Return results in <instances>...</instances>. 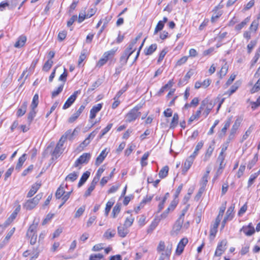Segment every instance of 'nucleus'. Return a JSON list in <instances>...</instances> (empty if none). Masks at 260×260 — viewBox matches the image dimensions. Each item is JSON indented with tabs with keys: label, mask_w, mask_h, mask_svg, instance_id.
Segmentation results:
<instances>
[{
	"label": "nucleus",
	"mask_w": 260,
	"mask_h": 260,
	"mask_svg": "<svg viewBox=\"0 0 260 260\" xmlns=\"http://www.w3.org/2000/svg\"><path fill=\"white\" fill-rule=\"evenodd\" d=\"M245 170V165H241L239 168L238 172L237 173V176L238 178H240L243 174Z\"/></svg>",
	"instance_id": "64"
},
{
	"label": "nucleus",
	"mask_w": 260,
	"mask_h": 260,
	"mask_svg": "<svg viewBox=\"0 0 260 260\" xmlns=\"http://www.w3.org/2000/svg\"><path fill=\"white\" fill-rule=\"evenodd\" d=\"M164 25L165 24L161 22V21H159L155 28L154 35L157 34L159 31L163 29Z\"/></svg>",
	"instance_id": "52"
},
{
	"label": "nucleus",
	"mask_w": 260,
	"mask_h": 260,
	"mask_svg": "<svg viewBox=\"0 0 260 260\" xmlns=\"http://www.w3.org/2000/svg\"><path fill=\"white\" fill-rule=\"evenodd\" d=\"M27 107V102L24 101L22 103L20 107L18 109L16 113L17 117H21L25 114Z\"/></svg>",
	"instance_id": "14"
},
{
	"label": "nucleus",
	"mask_w": 260,
	"mask_h": 260,
	"mask_svg": "<svg viewBox=\"0 0 260 260\" xmlns=\"http://www.w3.org/2000/svg\"><path fill=\"white\" fill-rule=\"evenodd\" d=\"M258 21L257 20H254L251 24L250 27H249V29L251 31L255 32L258 28Z\"/></svg>",
	"instance_id": "54"
},
{
	"label": "nucleus",
	"mask_w": 260,
	"mask_h": 260,
	"mask_svg": "<svg viewBox=\"0 0 260 260\" xmlns=\"http://www.w3.org/2000/svg\"><path fill=\"white\" fill-rule=\"evenodd\" d=\"M65 190L63 187L60 185L57 189L55 193V197L56 199H60L63 195L65 193Z\"/></svg>",
	"instance_id": "39"
},
{
	"label": "nucleus",
	"mask_w": 260,
	"mask_h": 260,
	"mask_svg": "<svg viewBox=\"0 0 260 260\" xmlns=\"http://www.w3.org/2000/svg\"><path fill=\"white\" fill-rule=\"evenodd\" d=\"M91 157V154L89 153H84L81 155L75 162L74 167L75 168H81L80 165L87 164Z\"/></svg>",
	"instance_id": "4"
},
{
	"label": "nucleus",
	"mask_w": 260,
	"mask_h": 260,
	"mask_svg": "<svg viewBox=\"0 0 260 260\" xmlns=\"http://www.w3.org/2000/svg\"><path fill=\"white\" fill-rule=\"evenodd\" d=\"M104 171L105 168H104V167L100 168L97 171L96 176L94 177L93 179H97L96 182H98L102 173L104 172Z\"/></svg>",
	"instance_id": "51"
},
{
	"label": "nucleus",
	"mask_w": 260,
	"mask_h": 260,
	"mask_svg": "<svg viewBox=\"0 0 260 260\" xmlns=\"http://www.w3.org/2000/svg\"><path fill=\"white\" fill-rule=\"evenodd\" d=\"M228 242L224 239L218 242L216 250L214 253L215 256H220L226 249Z\"/></svg>",
	"instance_id": "6"
},
{
	"label": "nucleus",
	"mask_w": 260,
	"mask_h": 260,
	"mask_svg": "<svg viewBox=\"0 0 260 260\" xmlns=\"http://www.w3.org/2000/svg\"><path fill=\"white\" fill-rule=\"evenodd\" d=\"M143 104H138L132 109L125 116L126 122L131 123L134 121L141 115L139 110L142 108Z\"/></svg>",
	"instance_id": "1"
},
{
	"label": "nucleus",
	"mask_w": 260,
	"mask_h": 260,
	"mask_svg": "<svg viewBox=\"0 0 260 260\" xmlns=\"http://www.w3.org/2000/svg\"><path fill=\"white\" fill-rule=\"evenodd\" d=\"M80 90L75 91L74 92V93L67 99V100L66 101V102H65L62 107V109H67L69 108L75 102L77 97L78 94H80Z\"/></svg>",
	"instance_id": "7"
},
{
	"label": "nucleus",
	"mask_w": 260,
	"mask_h": 260,
	"mask_svg": "<svg viewBox=\"0 0 260 260\" xmlns=\"http://www.w3.org/2000/svg\"><path fill=\"white\" fill-rule=\"evenodd\" d=\"M169 169L168 166H164L159 172V177L162 179L166 177L168 174Z\"/></svg>",
	"instance_id": "30"
},
{
	"label": "nucleus",
	"mask_w": 260,
	"mask_h": 260,
	"mask_svg": "<svg viewBox=\"0 0 260 260\" xmlns=\"http://www.w3.org/2000/svg\"><path fill=\"white\" fill-rule=\"evenodd\" d=\"M117 50V48H113L110 50L105 52L103 56L105 58L108 60V59L111 57H112L115 54Z\"/></svg>",
	"instance_id": "28"
},
{
	"label": "nucleus",
	"mask_w": 260,
	"mask_h": 260,
	"mask_svg": "<svg viewBox=\"0 0 260 260\" xmlns=\"http://www.w3.org/2000/svg\"><path fill=\"white\" fill-rule=\"evenodd\" d=\"M156 48L157 45L156 44H152L145 50V53L146 55H150L156 50Z\"/></svg>",
	"instance_id": "34"
},
{
	"label": "nucleus",
	"mask_w": 260,
	"mask_h": 260,
	"mask_svg": "<svg viewBox=\"0 0 260 260\" xmlns=\"http://www.w3.org/2000/svg\"><path fill=\"white\" fill-rule=\"evenodd\" d=\"M179 116L177 113H175L173 115L172 121L170 123V128H174L176 127L178 123Z\"/></svg>",
	"instance_id": "38"
},
{
	"label": "nucleus",
	"mask_w": 260,
	"mask_h": 260,
	"mask_svg": "<svg viewBox=\"0 0 260 260\" xmlns=\"http://www.w3.org/2000/svg\"><path fill=\"white\" fill-rule=\"evenodd\" d=\"M225 158V155L224 153H220L217 158V161L219 162V168L223 169L224 165H223L224 160Z\"/></svg>",
	"instance_id": "45"
},
{
	"label": "nucleus",
	"mask_w": 260,
	"mask_h": 260,
	"mask_svg": "<svg viewBox=\"0 0 260 260\" xmlns=\"http://www.w3.org/2000/svg\"><path fill=\"white\" fill-rule=\"evenodd\" d=\"M141 36H137L135 39H134L129 44L127 48L125 49V51L127 53H130L131 55L135 51L136 48L135 47V44L137 42L138 40L140 39Z\"/></svg>",
	"instance_id": "12"
},
{
	"label": "nucleus",
	"mask_w": 260,
	"mask_h": 260,
	"mask_svg": "<svg viewBox=\"0 0 260 260\" xmlns=\"http://www.w3.org/2000/svg\"><path fill=\"white\" fill-rule=\"evenodd\" d=\"M53 61L51 59L48 60L43 66V70L48 71L52 67Z\"/></svg>",
	"instance_id": "57"
},
{
	"label": "nucleus",
	"mask_w": 260,
	"mask_h": 260,
	"mask_svg": "<svg viewBox=\"0 0 260 260\" xmlns=\"http://www.w3.org/2000/svg\"><path fill=\"white\" fill-rule=\"evenodd\" d=\"M258 155L257 154H255L253 158L248 162L247 165V168L250 170L256 163L258 160Z\"/></svg>",
	"instance_id": "41"
},
{
	"label": "nucleus",
	"mask_w": 260,
	"mask_h": 260,
	"mask_svg": "<svg viewBox=\"0 0 260 260\" xmlns=\"http://www.w3.org/2000/svg\"><path fill=\"white\" fill-rule=\"evenodd\" d=\"M168 247H170L171 249L172 248V244L169 245L167 246H166L165 243L164 241H160L157 247L156 250L158 253L161 252H166V250Z\"/></svg>",
	"instance_id": "18"
},
{
	"label": "nucleus",
	"mask_w": 260,
	"mask_h": 260,
	"mask_svg": "<svg viewBox=\"0 0 260 260\" xmlns=\"http://www.w3.org/2000/svg\"><path fill=\"white\" fill-rule=\"evenodd\" d=\"M258 78V80H257L256 83L254 84V85L251 90V93H254L257 91L258 90H260V77Z\"/></svg>",
	"instance_id": "56"
},
{
	"label": "nucleus",
	"mask_w": 260,
	"mask_h": 260,
	"mask_svg": "<svg viewBox=\"0 0 260 260\" xmlns=\"http://www.w3.org/2000/svg\"><path fill=\"white\" fill-rule=\"evenodd\" d=\"M231 121H232V118H229L226 121V122H225V124H224V126L223 127V128L221 129V132L224 134H225V133H226V131L227 130V129L229 127V126H230V124H231Z\"/></svg>",
	"instance_id": "60"
},
{
	"label": "nucleus",
	"mask_w": 260,
	"mask_h": 260,
	"mask_svg": "<svg viewBox=\"0 0 260 260\" xmlns=\"http://www.w3.org/2000/svg\"><path fill=\"white\" fill-rule=\"evenodd\" d=\"M116 234L115 230L108 229L103 235V237L107 239L113 238Z\"/></svg>",
	"instance_id": "33"
},
{
	"label": "nucleus",
	"mask_w": 260,
	"mask_h": 260,
	"mask_svg": "<svg viewBox=\"0 0 260 260\" xmlns=\"http://www.w3.org/2000/svg\"><path fill=\"white\" fill-rule=\"evenodd\" d=\"M102 104H98L97 105L93 106L90 111L89 118L90 119H94L96 114L102 109Z\"/></svg>",
	"instance_id": "10"
},
{
	"label": "nucleus",
	"mask_w": 260,
	"mask_h": 260,
	"mask_svg": "<svg viewBox=\"0 0 260 260\" xmlns=\"http://www.w3.org/2000/svg\"><path fill=\"white\" fill-rule=\"evenodd\" d=\"M210 172V171H207L206 173L204 174L203 177L202 178L201 180V187H204L205 188V187L206 186L207 183L208 182V177L209 175V173Z\"/></svg>",
	"instance_id": "44"
},
{
	"label": "nucleus",
	"mask_w": 260,
	"mask_h": 260,
	"mask_svg": "<svg viewBox=\"0 0 260 260\" xmlns=\"http://www.w3.org/2000/svg\"><path fill=\"white\" fill-rule=\"evenodd\" d=\"M39 104V95L35 94L33 97L30 108H36Z\"/></svg>",
	"instance_id": "43"
},
{
	"label": "nucleus",
	"mask_w": 260,
	"mask_h": 260,
	"mask_svg": "<svg viewBox=\"0 0 260 260\" xmlns=\"http://www.w3.org/2000/svg\"><path fill=\"white\" fill-rule=\"evenodd\" d=\"M257 43L256 41L255 40H252L250 41V42L247 45V50H248V53H250L252 49L254 48V47L256 45Z\"/></svg>",
	"instance_id": "59"
},
{
	"label": "nucleus",
	"mask_w": 260,
	"mask_h": 260,
	"mask_svg": "<svg viewBox=\"0 0 260 260\" xmlns=\"http://www.w3.org/2000/svg\"><path fill=\"white\" fill-rule=\"evenodd\" d=\"M43 194L39 193L33 199L27 200L23 204V207L27 210L34 209L42 199Z\"/></svg>",
	"instance_id": "2"
},
{
	"label": "nucleus",
	"mask_w": 260,
	"mask_h": 260,
	"mask_svg": "<svg viewBox=\"0 0 260 260\" xmlns=\"http://www.w3.org/2000/svg\"><path fill=\"white\" fill-rule=\"evenodd\" d=\"M84 109L85 106L81 105L78 110L70 117L69 121L70 122H73L75 121L82 113Z\"/></svg>",
	"instance_id": "15"
},
{
	"label": "nucleus",
	"mask_w": 260,
	"mask_h": 260,
	"mask_svg": "<svg viewBox=\"0 0 260 260\" xmlns=\"http://www.w3.org/2000/svg\"><path fill=\"white\" fill-rule=\"evenodd\" d=\"M160 256L158 260H164L166 257H169L171 254V248L168 247L166 250V252L159 253Z\"/></svg>",
	"instance_id": "37"
},
{
	"label": "nucleus",
	"mask_w": 260,
	"mask_h": 260,
	"mask_svg": "<svg viewBox=\"0 0 260 260\" xmlns=\"http://www.w3.org/2000/svg\"><path fill=\"white\" fill-rule=\"evenodd\" d=\"M187 243L188 239L187 238H183L181 240L177 245L176 250L177 254L180 255L183 252L184 247Z\"/></svg>",
	"instance_id": "13"
},
{
	"label": "nucleus",
	"mask_w": 260,
	"mask_h": 260,
	"mask_svg": "<svg viewBox=\"0 0 260 260\" xmlns=\"http://www.w3.org/2000/svg\"><path fill=\"white\" fill-rule=\"evenodd\" d=\"M130 53H127L124 51L123 54L121 56L120 58V63L125 65L127 62V60L131 56Z\"/></svg>",
	"instance_id": "25"
},
{
	"label": "nucleus",
	"mask_w": 260,
	"mask_h": 260,
	"mask_svg": "<svg viewBox=\"0 0 260 260\" xmlns=\"http://www.w3.org/2000/svg\"><path fill=\"white\" fill-rule=\"evenodd\" d=\"M124 66V64L120 63L119 66L115 68V72L113 75L115 77H117L121 73L123 70V68Z\"/></svg>",
	"instance_id": "63"
},
{
	"label": "nucleus",
	"mask_w": 260,
	"mask_h": 260,
	"mask_svg": "<svg viewBox=\"0 0 260 260\" xmlns=\"http://www.w3.org/2000/svg\"><path fill=\"white\" fill-rule=\"evenodd\" d=\"M240 125V121L238 119H237L233 125L232 126V129L231 130V133L232 134H235L237 131V130L238 129Z\"/></svg>",
	"instance_id": "49"
},
{
	"label": "nucleus",
	"mask_w": 260,
	"mask_h": 260,
	"mask_svg": "<svg viewBox=\"0 0 260 260\" xmlns=\"http://www.w3.org/2000/svg\"><path fill=\"white\" fill-rule=\"evenodd\" d=\"M112 123H109L107 126L102 131V133L99 136V138L101 139L105 135H106L112 128Z\"/></svg>",
	"instance_id": "47"
},
{
	"label": "nucleus",
	"mask_w": 260,
	"mask_h": 260,
	"mask_svg": "<svg viewBox=\"0 0 260 260\" xmlns=\"http://www.w3.org/2000/svg\"><path fill=\"white\" fill-rule=\"evenodd\" d=\"M194 160L191 158L187 157L184 162V168L182 170L183 173L185 174L191 166Z\"/></svg>",
	"instance_id": "22"
},
{
	"label": "nucleus",
	"mask_w": 260,
	"mask_h": 260,
	"mask_svg": "<svg viewBox=\"0 0 260 260\" xmlns=\"http://www.w3.org/2000/svg\"><path fill=\"white\" fill-rule=\"evenodd\" d=\"M36 108H31V109L27 115V121L29 124L31 123L33 119L36 116V111H35Z\"/></svg>",
	"instance_id": "31"
},
{
	"label": "nucleus",
	"mask_w": 260,
	"mask_h": 260,
	"mask_svg": "<svg viewBox=\"0 0 260 260\" xmlns=\"http://www.w3.org/2000/svg\"><path fill=\"white\" fill-rule=\"evenodd\" d=\"M26 160V154H23L21 157H19L18 159V161L16 166L15 169L18 170V171L21 168L23 164Z\"/></svg>",
	"instance_id": "27"
},
{
	"label": "nucleus",
	"mask_w": 260,
	"mask_h": 260,
	"mask_svg": "<svg viewBox=\"0 0 260 260\" xmlns=\"http://www.w3.org/2000/svg\"><path fill=\"white\" fill-rule=\"evenodd\" d=\"M106 149L102 151L100 155L96 158L95 165L97 166H99L104 160L106 157L108 152L106 151Z\"/></svg>",
	"instance_id": "17"
},
{
	"label": "nucleus",
	"mask_w": 260,
	"mask_h": 260,
	"mask_svg": "<svg viewBox=\"0 0 260 260\" xmlns=\"http://www.w3.org/2000/svg\"><path fill=\"white\" fill-rule=\"evenodd\" d=\"M90 173L88 171H86L82 175L78 184V187H81L83 184L86 181L90 176Z\"/></svg>",
	"instance_id": "23"
},
{
	"label": "nucleus",
	"mask_w": 260,
	"mask_h": 260,
	"mask_svg": "<svg viewBox=\"0 0 260 260\" xmlns=\"http://www.w3.org/2000/svg\"><path fill=\"white\" fill-rule=\"evenodd\" d=\"M78 177V173L74 172L70 173L66 177L65 180L67 181L74 182Z\"/></svg>",
	"instance_id": "29"
},
{
	"label": "nucleus",
	"mask_w": 260,
	"mask_h": 260,
	"mask_svg": "<svg viewBox=\"0 0 260 260\" xmlns=\"http://www.w3.org/2000/svg\"><path fill=\"white\" fill-rule=\"evenodd\" d=\"M228 71V66L226 63H225L224 65L222 66L220 71V75L221 77L224 76Z\"/></svg>",
	"instance_id": "55"
},
{
	"label": "nucleus",
	"mask_w": 260,
	"mask_h": 260,
	"mask_svg": "<svg viewBox=\"0 0 260 260\" xmlns=\"http://www.w3.org/2000/svg\"><path fill=\"white\" fill-rule=\"evenodd\" d=\"M259 173H255L250 175L248 182V186H250L253 183L255 179L259 175Z\"/></svg>",
	"instance_id": "50"
},
{
	"label": "nucleus",
	"mask_w": 260,
	"mask_h": 260,
	"mask_svg": "<svg viewBox=\"0 0 260 260\" xmlns=\"http://www.w3.org/2000/svg\"><path fill=\"white\" fill-rule=\"evenodd\" d=\"M114 204V202L112 201H108L106 204V206L105 208V214L108 215L109 212H110L111 207L113 206Z\"/></svg>",
	"instance_id": "61"
},
{
	"label": "nucleus",
	"mask_w": 260,
	"mask_h": 260,
	"mask_svg": "<svg viewBox=\"0 0 260 260\" xmlns=\"http://www.w3.org/2000/svg\"><path fill=\"white\" fill-rule=\"evenodd\" d=\"M184 220L182 218H178L174 223L171 234L172 236L177 235L180 232L183 231L182 224Z\"/></svg>",
	"instance_id": "5"
},
{
	"label": "nucleus",
	"mask_w": 260,
	"mask_h": 260,
	"mask_svg": "<svg viewBox=\"0 0 260 260\" xmlns=\"http://www.w3.org/2000/svg\"><path fill=\"white\" fill-rule=\"evenodd\" d=\"M99 128H96L92 132L88 137L80 144V147L82 149L86 147L91 142V141L94 138L97 133H98Z\"/></svg>",
	"instance_id": "8"
},
{
	"label": "nucleus",
	"mask_w": 260,
	"mask_h": 260,
	"mask_svg": "<svg viewBox=\"0 0 260 260\" xmlns=\"http://www.w3.org/2000/svg\"><path fill=\"white\" fill-rule=\"evenodd\" d=\"M121 209V205L119 204H117L113 208L112 210L113 217L115 218L119 213Z\"/></svg>",
	"instance_id": "48"
},
{
	"label": "nucleus",
	"mask_w": 260,
	"mask_h": 260,
	"mask_svg": "<svg viewBox=\"0 0 260 260\" xmlns=\"http://www.w3.org/2000/svg\"><path fill=\"white\" fill-rule=\"evenodd\" d=\"M240 232H243L247 236H250L254 234L255 230L254 228H251V229H248V228L243 226L242 228L241 229Z\"/></svg>",
	"instance_id": "36"
},
{
	"label": "nucleus",
	"mask_w": 260,
	"mask_h": 260,
	"mask_svg": "<svg viewBox=\"0 0 260 260\" xmlns=\"http://www.w3.org/2000/svg\"><path fill=\"white\" fill-rule=\"evenodd\" d=\"M41 186V184L40 183H36L34 184L27 194V198H30L32 197L38 190Z\"/></svg>",
	"instance_id": "16"
},
{
	"label": "nucleus",
	"mask_w": 260,
	"mask_h": 260,
	"mask_svg": "<svg viewBox=\"0 0 260 260\" xmlns=\"http://www.w3.org/2000/svg\"><path fill=\"white\" fill-rule=\"evenodd\" d=\"M117 231L118 235L122 238L125 237L129 232L128 227H126L124 225L118 226Z\"/></svg>",
	"instance_id": "19"
},
{
	"label": "nucleus",
	"mask_w": 260,
	"mask_h": 260,
	"mask_svg": "<svg viewBox=\"0 0 260 260\" xmlns=\"http://www.w3.org/2000/svg\"><path fill=\"white\" fill-rule=\"evenodd\" d=\"M97 179H93L92 182H91L90 186L87 189V190L85 191L84 193V197H87L89 196L91 193V192L94 190L95 188V185L97 184L98 182H96Z\"/></svg>",
	"instance_id": "20"
},
{
	"label": "nucleus",
	"mask_w": 260,
	"mask_h": 260,
	"mask_svg": "<svg viewBox=\"0 0 260 260\" xmlns=\"http://www.w3.org/2000/svg\"><path fill=\"white\" fill-rule=\"evenodd\" d=\"M63 86L64 83L61 84L56 89L53 90L51 93L52 98L57 96L59 93H60L63 90Z\"/></svg>",
	"instance_id": "40"
},
{
	"label": "nucleus",
	"mask_w": 260,
	"mask_h": 260,
	"mask_svg": "<svg viewBox=\"0 0 260 260\" xmlns=\"http://www.w3.org/2000/svg\"><path fill=\"white\" fill-rule=\"evenodd\" d=\"M38 226V222L32 224L29 228L26 235L27 236H31L32 234H36V230Z\"/></svg>",
	"instance_id": "32"
},
{
	"label": "nucleus",
	"mask_w": 260,
	"mask_h": 260,
	"mask_svg": "<svg viewBox=\"0 0 260 260\" xmlns=\"http://www.w3.org/2000/svg\"><path fill=\"white\" fill-rule=\"evenodd\" d=\"M134 221V217L132 215H131L129 217H126L124 221V225L126 227L129 228L132 225Z\"/></svg>",
	"instance_id": "42"
},
{
	"label": "nucleus",
	"mask_w": 260,
	"mask_h": 260,
	"mask_svg": "<svg viewBox=\"0 0 260 260\" xmlns=\"http://www.w3.org/2000/svg\"><path fill=\"white\" fill-rule=\"evenodd\" d=\"M103 257V255L101 253L92 254L89 256V260H101Z\"/></svg>",
	"instance_id": "53"
},
{
	"label": "nucleus",
	"mask_w": 260,
	"mask_h": 260,
	"mask_svg": "<svg viewBox=\"0 0 260 260\" xmlns=\"http://www.w3.org/2000/svg\"><path fill=\"white\" fill-rule=\"evenodd\" d=\"M250 17H246L241 23L237 24L235 27V29L236 31H240L243 28H244L250 21Z\"/></svg>",
	"instance_id": "21"
},
{
	"label": "nucleus",
	"mask_w": 260,
	"mask_h": 260,
	"mask_svg": "<svg viewBox=\"0 0 260 260\" xmlns=\"http://www.w3.org/2000/svg\"><path fill=\"white\" fill-rule=\"evenodd\" d=\"M212 108L213 105L212 103L209 102V100L206 99L201 102L200 109H202L203 115L205 117H206L208 115Z\"/></svg>",
	"instance_id": "3"
},
{
	"label": "nucleus",
	"mask_w": 260,
	"mask_h": 260,
	"mask_svg": "<svg viewBox=\"0 0 260 260\" xmlns=\"http://www.w3.org/2000/svg\"><path fill=\"white\" fill-rule=\"evenodd\" d=\"M63 147L59 146H56L53 153L52 155L53 156H55L56 158L58 157L63 152Z\"/></svg>",
	"instance_id": "35"
},
{
	"label": "nucleus",
	"mask_w": 260,
	"mask_h": 260,
	"mask_svg": "<svg viewBox=\"0 0 260 260\" xmlns=\"http://www.w3.org/2000/svg\"><path fill=\"white\" fill-rule=\"evenodd\" d=\"M214 148L215 142L214 141H212V143L209 145V147H208L206 151V153L203 158V160L204 161H206L209 159L213 153Z\"/></svg>",
	"instance_id": "11"
},
{
	"label": "nucleus",
	"mask_w": 260,
	"mask_h": 260,
	"mask_svg": "<svg viewBox=\"0 0 260 260\" xmlns=\"http://www.w3.org/2000/svg\"><path fill=\"white\" fill-rule=\"evenodd\" d=\"M149 155V153L148 152H145L142 156L141 160V165L142 167H145L147 165L146 160L148 159Z\"/></svg>",
	"instance_id": "46"
},
{
	"label": "nucleus",
	"mask_w": 260,
	"mask_h": 260,
	"mask_svg": "<svg viewBox=\"0 0 260 260\" xmlns=\"http://www.w3.org/2000/svg\"><path fill=\"white\" fill-rule=\"evenodd\" d=\"M153 196H146L145 197L143 198L142 201L140 203V205L142 206H144L146 204L150 202L152 199Z\"/></svg>",
	"instance_id": "58"
},
{
	"label": "nucleus",
	"mask_w": 260,
	"mask_h": 260,
	"mask_svg": "<svg viewBox=\"0 0 260 260\" xmlns=\"http://www.w3.org/2000/svg\"><path fill=\"white\" fill-rule=\"evenodd\" d=\"M26 41V38L25 36H20L18 41L15 43L14 46L16 48L22 47Z\"/></svg>",
	"instance_id": "26"
},
{
	"label": "nucleus",
	"mask_w": 260,
	"mask_h": 260,
	"mask_svg": "<svg viewBox=\"0 0 260 260\" xmlns=\"http://www.w3.org/2000/svg\"><path fill=\"white\" fill-rule=\"evenodd\" d=\"M234 208L232 206H231L230 208H229V209L226 211V215L224 217H228L229 219L232 220V219L233 217L232 212L234 210Z\"/></svg>",
	"instance_id": "62"
},
{
	"label": "nucleus",
	"mask_w": 260,
	"mask_h": 260,
	"mask_svg": "<svg viewBox=\"0 0 260 260\" xmlns=\"http://www.w3.org/2000/svg\"><path fill=\"white\" fill-rule=\"evenodd\" d=\"M177 206V203L175 201H172L167 209L160 215L161 219H165L171 211H173Z\"/></svg>",
	"instance_id": "9"
},
{
	"label": "nucleus",
	"mask_w": 260,
	"mask_h": 260,
	"mask_svg": "<svg viewBox=\"0 0 260 260\" xmlns=\"http://www.w3.org/2000/svg\"><path fill=\"white\" fill-rule=\"evenodd\" d=\"M71 133V129L68 130L64 133V134L63 136H62V137L60 138L56 145L63 147L64 142L66 141L68 137L69 136V135Z\"/></svg>",
	"instance_id": "24"
}]
</instances>
